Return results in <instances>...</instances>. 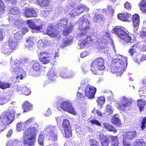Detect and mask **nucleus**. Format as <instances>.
<instances>
[{
    "mask_svg": "<svg viewBox=\"0 0 146 146\" xmlns=\"http://www.w3.org/2000/svg\"><path fill=\"white\" fill-rule=\"evenodd\" d=\"M37 4L42 7H46L50 6V0H36Z\"/></svg>",
    "mask_w": 146,
    "mask_h": 146,
    "instance_id": "obj_25",
    "label": "nucleus"
},
{
    "mask_svg": "<svg viewBox=\"0 0 146 146\" xmlns=\"http://www.w3.org/2000/svg\"><path fill=\"white\" fill-rule=\"evenodd\" d=\"M15 110H8L3 112L0 116V123L9 125L15 119Z\"/></svg>",
    "mask_w": 146,
    "mask_h": 146,
    "instance_id": "obj_4",
    "label": "nucleus"
},
{
    "mask_svg": "<svg viewBox=\"0 0 146 146\" xmlns=\"http://www.w3.org/2000/svg\"><path fill=\"white\" fill-rule=\"evenodd\" d=\"M24 123L22 122H20L18 123L17 125V129L18 131H20L22 130V127H24L25 128L26 127V125H24Z\"/></svg>",
    "mask_w": 146,
    "mask_h": 146,
    "instance_id": "obj_50",
    "label": "nucleus"
},
{
    "mask_svg": "<svg viewBox=\"0 0 146 146\" xmlns=\"http://www.w3.org/2000/svg\"><path fill=\"white\" fill-rule=\"evenodd\" d=\"M81 10H72L70 14L73 17L78 15L83 12L84 10L81 11Z\"/></svg>",
    "mask_w": 146,
    "mask_h": 146,
    "instance_id": "obj_43",
    "label": "nucleus"
},
{
    "mask_svg": "<svg viewBox=\"0 0 146 146\" xmlns=\"http://www.w3.org/2000/svg\"><path fill=\"white\" fill-rule=\"evenodd\" d=\"M73 28V25H72L65 27L62 32L63 35L65 36L68 35L72 31Z\"/></svg>",
    "mask_w": 146,
    "mask_h": 146,
    "instance_id": "obj_31",
    "label": "nucleus"
},
{
    "mask_svg": "<svg viewBox=\"0 0 146 146\" xmlns=\"http://www.w3.org/2000/svg\"><path fill=\"white\" fill-rule=\"evenodd\" d=\"M104 60L102 57H99L95 59L92 63L91 70L94 74H100V71L105 68Z\"/></svg>",
    "mask_w": 146,
    "mask_h": 146,
    "instance_id": "obj_5",
    "label": "nucleus"
},
{
    "mask_svg": "<svg viewBox=\"0 0 146 146\" xmlns=\"http://www.w3.org/2000/svg\"><path fill=\"white\" fill-rule=\"evenodd\" d=\"M14 91L17 92L21 91V92L26 96L29 95L31 93L30 90L26 86L23 87L20 90H19L17 88H15Z\"/></svg>",
    "mask_w": 146,
    "mask_h": 146,
    "instance_id": "obj_26",
    "label": "nucleus"
},
{
    "mask_svg": "<svg viewBox=\"0 0 146 146\" xmlns=\"http://www.w3.org/2000/svg\"><path fill=\"white\" fill-rule=\"evenodd\" d=\"M22 108L24 112H26L33 109V105L27 101L24 102L22 105Z\"/></svg>",
    "mask_w": 146,
    "mask_h": 146,
    "instance_id": "obj_24",
    "label": "nucleus"
},
{
    "mask_svg": "<svg viewBox=\"0 0 146 146\" xmlns=\"http://www.w3.org/2000/svg\"><path fill=\"white\" fill-rule=\"evenodd\" d=\"M10 2L11 4H12V6H14V7H13L12 9H14V8H16V6L15 7L14 6L17 3V0H10Z\"/></svg>",
    "mask_w": 146,
    "mask_h": 146,
    "instance_id": "obj_62",
    "label": "nucleus"
},
{
    "mask_svg": "<svg viewBox=\"0 0 146 146\" xmlns=\"http://www.w3.org/2000/svg\"><path fill=\"white\" fill-rule=\"evenodd\" d=\"M7 100L4 97L0 98V105H3L6 103Z\"/></svg>",
    "mask_w": 146,
    "mask_h": 146,
    "instance_id": "obj_57",
    "label": "nucleus"
},
{
    "mask_svg": "<svg viewBox=\"0 0 146 146\" xmlns=\"http://www.w3.org/2000/svg\"><path fill=\"white\" fill-rule=\"evenodd\" d=\"M96 90V89L95 87L90 85H88L85 89V95L88 99H92L94 98Z\"/></svg>",
    "mask_w": 146,
    "mask_h": 146,
    "instance_id": "obj_13",
    "label": "nucleus"
},
{
    "mask_svg": "<svg viewBox=\"0 0 146 146\" xmlns=\"http://www.w3.org/2000/svg\"><path fill=\"white\" fill-rule=\"evenodd\" d=\"M34 121V119L33 118H30L24 123V125H26L27 127V126L29 125L30 123L33 122Z\"/></svg>",
    "mask_w": 146,
    "mask_h": 146,
    "instance_id": "obj_53",
    "label": "nucleus"
},
{
    "mask_svg": "<svg viewBox=\"0 0 146 146\" xmlns=\"http://www.w3.org/2000/svg\"><path fill=\"white\" fill-rule=\"evenodd\" d=\"M99 140L102 146H108L110 141L109 138L106 136L101 133L99 135Z\"/></svg>",
    "mask_w": 146,
    "mask_h": 146,
    "instance_id": "obj_20",
    "label": "nucleus"
},
{
    "mask_svg": "<svg viewBox=\"0 0 146 146\" xmlns=\"http://www.w3.org/2000/svg\"><path fill=\"white\" fill-rule=\"evenodd\" d=\"M92 41L93 40L91 37L87 36L86 38L84 40H80L78 42V44L80 48L81 49L84 48L86 44L91 43Z\"/></svg>",
    "mask_w": 146,
    "mask_h": 146,
    "instance_id": "obj_16",
    "label": "nucleus"
},
{
    "mask_svg": "<svg viewBox=\"0 0 146 146\" xmlns=\"http://www.w3.org/2000/svg\"><path fill=\"white\" fill-rule=\"evenodd\" d=\"M24 13L27 17H35L37 15L36 12L35 10H26Z\"/></svg>",
    "mask_w": 146,
    "mask_h": 146,
    "instance_id": "obj_28",
    "label": "nucleus"
},
{
    "mask_svg": "<svg viewBox=\"0 0 146 146\" xmlns=\"http://www.w3.org/2000/svg\"><path fill=\"white\" fill-rule=\"evenodd\" d=\"M72 40L73 38L71 36L66 38L65 40L61 44V47H64L67 46L69 45Z\"/></svg>",
    "mask_w": 146,
    "mask_h": 146,
    "instance_id": "obj_35",
    "label": "nucleus"
},
{
    "mask_svg": "<svg viewBox=\"0 0 146 146\" xmlns=\"http://www.w3.org/2000/svg\"><path fill=\"white\" fill-rule=\"evenodd\" d=\"M38 58L40 61L44 64L50 63L52 59L50 53L46 51L40 52L38 55Z\"/></svg>",
    "mask_w": 146,
    "mask_h": 146,
    "instance_id": "obj_10",
    "label": "nucleus"
},
{
    "mask_svg": "<svg viewBox=\"0 0 146 146\" xmlns=\"http://www.w3.org/2000/svg\"><path fill=\"white\" fill-rule=\"evenodd\" d=\"M49 11L46 10H42L41 11V14L42 17H45L49 13Z\"/></svg>",
    "mask_w": 146,
    "mask_h": 146,
    "instance_id": "obj_54",
    "label": "nucleus"
},
{
    "mask_svg": "<svg viewBox=\"0 0 146 146\" xmlns=\"http://www.w3.org/2000/svg\"><path fill=\"white\" fill-rule=\"evenodd\" d=\"M132 20L133 23V26L134 27L135 31L137 30L139 27L140 23V17L139 15L137 14L133 15L132 17Z\"/></svg>",
    "mask_w": 146,
    "mask_h": 146,
    "instance_id": "obj_19",
    "label": "nucleus"
},
{
    "mask_svg": "<svg viewBox=\"0 0 146 146\" xmlns=\"http://www.w3.org/2000/svg\"><path fill=\"white\" fill-rule=\"evenodd\" d=\"M124 7L127 9H130L131 8V5L128 2H126L124 4Z\"/></svg>",
    "mask_w": 146,
    "mask_h": 146,
    "instance_id": "obj_59",
    "label": "nucleus"
},
{
    "mask_svg": "<svg viewBox=\"0 0 146 146\" xmlns=\"http://www.w3.org/2000/svg\"><path fill=\"white\" fill-rule=\"evenodd\" d=\"M62 126L66 137H71L72 136V130L69 121L67 119L63 120Z\"/></svg>",
    "mask_w": 146,
    "mask_h": 146,
    "instance_id": "obj_12",
    "label": "nucleus"
},
{
    "mask_svg": "<svg viewBox=\"0 0 146 146\" xmlns=\"http://www.w3.org/2000/svg\"><path fill=\"white\" fill-rule=\"evenodd\" d=\"M60 107L64 111L74 115L76 114V111L69 101H63L60 104Z\"/></svg>",
    "mask_w": 146,
    "mask_h": 146,
    "instance_id": "obj_11",
    "label": "nucleus"
},
{
    "mask_svg": "<svg viewBox=\"0 0 146 146\" xmlns=\"http://www.w3.org/2000/svg\"><path fill=\"white\" fill-rule=\"evenodd\" d=\"M133 104V100L131 98H128L125 96L122 97L121 101L118 102L117 108L122 111H125L126 108L130 107Z\"/></svg>",
    "mask_w": 146,
    "mask_h": 146,
    "instance_id": "obj_7",
    "label": "nucleus"
},
{
    "mask_svg": "<svg viewBox=\"0 0 146 146\" xmlns=\"http://www.w3.org/2000/svg\"><path fill=\"white\" fill-rule=\"evenodd\" d=\"M118 18L124 22H129L131 18V15L129 13L126 12L119 13L117 15Z\"/></svg>",
    "mask_w": 146,
    "mask_h": 146,
    "instance_id": "obj_21",
    "label": "nucleus"
},
{
    "mask_svg": "<svg viewBox=\"0 0 146 146\" xmlns=\"http://www.w3.org/2000/svg\"><path fill=\"white\" fill-rule=\"evenodd\" d=\"M118 58L113 59L111 64L125 70L127 66V57L120 56Z\"/></svg>",
    "mask_w": 146,
    "mask_h": 146,
    "instance_id": "obj_6",
    "label": "nucleus"
},
{
    "mask_svg": "<svg viewBox=\"0 0 146 146\" xmlns=\"http://www.w3.org/2000/svg\"><path fill=\"white\" fill-rule=\"evenodd\" d=\"M11 72L15 73L16 75V77L18 80H22L24 77V72L22 68L19 67L11 68Z\"/></svg>",
    "mask_w": 146,
    "mask_h": 146,
    "instance_id": "obj_15",
    "label": "nucleus"
},
{
    "mask_svg": "<svg viewBox=\"0 0 146 146\" xmlns=\"http://www.w3.org/2000/svg\"><path fill=\"white\" fill-rule=\"evenodd\" d=\"M140 37L143 38L145 37L146 38V32L144 31L141 32Z\"/></svg>",
    "mask_w": 146,
    "mask_h": 146,
    "instance_id": "obj_60",
    "label": "nucleus"
},
{
    "mask_svg": "<svg viewBox=\"0 0 146 146\" xmlns=\"http://www.w3.org/2000/svg\"><path fill=\"white\" fill-rule=\"evenodd\" d=\"M141 128L142 130L143 131L146 128V117H144L142 120L141 122Z\"/></svg>",
    "mask_w": 146,
    "mask_h": 146,
    "instance_id": "obj_48",
    "label": "nucleus"
},
{
    "mask_svg": "<svg viewBox=\"0 0 146 146\" xmlns=\"http://www.w3.org/2000/svg\"><path fill=\"white\" fill-rule=\"evenodd\" d=\"M137 136V133L135 131H132L126 132L123 135V146H132L128 140H131Z\"/></svg>",
    "mask_w": 146,
    "mask_h": 146,
    "instance_id": "obj_9",
    "label": "nucleus"
},
{
    "mask_svg": "<svg viewBox=\"0 0 146 146\" xmlns=\"http://www.w3.org/2000/svg\"><path fill=\"white\" fill-rule=\"evenodd\" d=\"M134 146H145V143L142 139H140L135 141Z\"/></svg>",
    "mask_w": 146,
    "mask_h": 146,
    "instance_id": "obj_40",
    "label": "nucleus"
},
{
    "mask_svg": "<svg viewBox=\"0 0 146 146\" xmlns=\"http://www.w3.org/2000/svg\"><path fill=\"white\" fill-rule=\"evenodd\" d=\"M103 16L101 15H95L94 17V20L97 21L103 20Z\"/></svg>",
    "mask_w": 146,
    "mask_h": 146,
    "instance_id": "obj_51",
    "label": "nucleus"
},
{
    "mask_svg": "<svg viewBox=\"0 0 146 146\" xmlns=\"http://www.w3.org/2000/svg\"><path fill=\"white\" fill-rule=\"evenodd\" d=\"M47 75L48 79L51 80H54L56 78V74L54 70L52 68L50 69Z\"/></svg>",
    "mask_w": 146,
    "mask_h": 146,
    "instance_id": "obj_33",
    "label": "nucleus"
},
{
    "mask_svg": "<svg viewBox=\"0 0 146 146\" xmlns=\"http://www.w3.org/2000/svg\"><path fill=\"white\" fill-rule=\"evenodd\" d=\"M145 104L146 102L145 101L141 99L137 100V106L139 108V110L140 112L144 109Z\"/></svg>",
    "mask_w": 146,
    "mask_h": 146,
    "instance_id": "obj_32",
    "label": "nucleus"
},
{
    "mask_svg": "<svg viewBox=\"0 0 146 146\" xmlns=\"http://www.w3.org/2000/svg\"><path fill=\"white\" fill-rule=\"evenodd\" d=\"M31 65L33 69L35 71H38L40 68V65L39 61H34L31 63Z\"/></svg>",
    "mask_w": 146,
    "mask_h": 146,
    "instance_id": "obj_29",
    "label": "nucleus"
},
{
    "mask_svg": "<svg viewBox=\"0 0 146 146\" xmlns=\"http://www.w3.org/2000/svg\"><path fill=\"white\" fill-rule=\"evenodd\" d=\"M27 24L28 25L30 28L36 31H39L43 27V25L41 24L38 25H36L31 20L28 19L26 21Z\"/></svg>",
    "mask_w": 146,
    "mask_h": 146,
    "instance_id": "obj_18",
    "label": "nucleus"
},
{
    "mask_svg": "<svg viewBox=\"0 0 146 146\" xmlns=\"http://www.w3.org/2000/svg\"><path fill=\"white\" fill-rule=\"evenodd\" d=\"M96 101L99 106H102L104 104L105 98L103 96L98 97Z\"/></svg>",
    "mask_w": 146,
    "mask_h": 146,
    "instance_id": "obj_45",
    "label": "nucleus"
},
{
    "mask_svg": "<svg viewBox=\"0 0 146 146\" xmlns=\"http://www.w3.org/2000/svg\"><path fill=\"white\" fill-rule=\"evenodd\" d=\"M97 45L98 48L103 49L105 47V45L106 44L104 43L102 39L101 38H98L96 41Z\"/></svg>",
    "mask_w": 146,
    "mask_h": 146,
    "instance_id": "obj_39",
    "label": "nucleus"
},
{
    "mask_svg": "<svg viewBox=\"0 0 146 146\" xmlns=\"http://www.w3.org/2000/svg\"><path fill=\"white\" fill-rule=\"evenodd\" d=\"M3 39V31L1 29H0V41H2Z\"/></svg>",
    "mask_w": 146,
    "mask_h": 146,
    "instance_id": "obj_63",
    "label": "nucleus"
},
{
    "mask_svg": "<svg viewBox=\"0 0 146 146\" xmlns=\"http://www.w3.org/2000/svg\"><path fill=\"white\" fill-rule=\"evenodd\" d=\"M138 6L140 9H146V0H141Z\"/></svg>",
    "mask_w": 146,
    "mask_h": 146,
    "instance_id": "obj_46",
    "label": "nucleus"
},
{
    "mask_svg": "<svg viewBox=\"0 0 146 146\" xmlns=\"http://www.w3.org/2000/svg\"><path fill=\"white\" fill-rule=\"evenodd\" d=\"M47 40L43 41L42 40L38 41L37 43V46L40 50L45 49L48 44Z\"/></svg>",
    "mask_w": 146,
    "mask_h": 146,
    "instance_id": "obj_27",
    "label": "nucleus"
},
{
    "mask_svg": "<svg viewBox=\"0 0 146 146\" xmlns=\"http://www.w3.org/2000/svg\"><path fill=\"white\" fill-rule=\"evenodd\" d=\"M79 26L78 29L79 32L77 35L78 37H82L86 35L90 29V23L86 17L82 16L80 18Z\"/></svg>",
    "mask_w": 146,
    "mask_h": 146,
    "instance_id": "obj_3",
    "label": "nucleus"
},
{
    "mask_svg": "<svg viewBox=\"0 0 146 146\" xmlns=\"http://www.w3.org/2000/svg\"><path fill=\"white\" fill-rule=\"evenodd\" d=\"M88 9V8L86 6L82 4L79 6L78 9Z\"/></svg>",
    "mask_w": 146,
    "mask_h": 146,
    "instance_id": "obj_64",
    "label": "nucleus"
},
{
    "mask_svg": "<svg viewBox=\"0 0 146 146\" xmlns=\"http://www.w3.org/2000/svg\"><path fill=\"white\" fill-rule=\"evenodd\" d=\"M14 37L15 39L17 41L20 40L22 38L21 34L18 32L16 33L14 35Z\"/></svg>",
    "mask_w": 146,
    "mask_h": 146,
    "instance_id": "obj_55",
    "label": "nucleus"
},
{
    "mask_svg": "<svg viewBox=\"0 0 146 146\" xmlns=\"http://www.w3.org/2000/svg\"><path fill=\"white\" fill-rule=\"evenodd\" d=\"M114 115L111 119V122L114 125H120L121 124V121L117 117Z\"/></svg>",
    "mask_w": 146,
    "mask_h": 146,
    "instance_id": "obj_38",
    "label": "nucleus"
},
{
    "mask_svg": "<svg viewBox=\"0 0 146 146\" xmlns=\"http://www.w3.org/2000/svg\"><path fill=\"white\" fill-rule=\"evenodd\" d=\"M15 47V43L12 41H8L3 44L1 49V52L7 55L10 54Z\"/></svg>",
    "mask_w": 146,
    "mask_h": 146,
    "instance_id": "obj_8",
    "label": "nucleus"
},
{
    "mask_svg": "<svg viewBox=\"0 0 146 146\" xmlns=\"http://www.w3.org/2000/svg\"><path fill=\"white\" fill-rule=\"evenodd\" d=\"M22 62V61H21L20 60L16 59L14 60H13L11 66V69L19 67L18 66L21 64Z\"/></svg>",
    "mask_w": 146,
    "mask_h": 146,
    "instance_id": "obj_44",
    "label": "nucleus"
},
{
    "mask_svg": "<svg viewBox=\"0 0 146 146\" xmlns=\"http://www.w3.org/2000/svg\"><path fill=\"white\" fill-rule=\"evenodd\" d=\"M46 33L51 37H55L57 35L56 29L51 26H48Z\"/></svg>",
    "mask_w": 146,
    "mask_h": 146,
    "instance_id": "obj_23",
    "label": "nucleus"
},
{
    "mask_svg": "<svg viewBox=\"0 0 146 146\" xmlns=\"http://www.w3.org/2000/svg\"><path fill=\"white\" fill-rule=\"evenodd\" d=\"M125 70L118 68L117 66L111 64L110 71L113 74H116L118 76L121 75Z\"/></svg>",
    "mask_w": 146,
    "mask_h": 146,
    "instance_id": "obj_22",
    "label": "nucleus"
},
{
    "mask_svg": "<svg viewBox=\"0 0 146 146\" xmlns=\"http://www.w3.org/2000/svg\"><path fill=\"white\" fill-rule=\"evenodd\" d=\"M77 97L79 99H82L85 98V96L81 92H78L76 94Z\"/></svg>",
    "mask_w": 146,
    "mask_h": 146,
    "instance_id": "obj_56",
    "label": "nucleus"
},
{
    "mask_svg": "<svg viewBox=\"0 0 146 146\" xmlns=\"http://www.w3.org/2000/svg\"><path fill=\"white\" fill-rule=\"evenodd\" d=\"M56 129V127L52 125L49 126L47 128V129L49 130V133L48 135L49 140L53 142L57 140L58 137L57 134L54 132Z\"/></svg>",
    "mask_w": 146,
    "mask_h": 146,
    "instance_id": "obj_14",
    "label": "nucleus"
},
{
    "mask_svg": "<svg viewBox=\"0 0 146 146\" xmlns=\"http://www.w3.org/2000/svg\"><path fill=\"white\" fill-rule=\"evenodd\" d=\"M44 135L40 133L38 137V143L41 145H44Z\"/></svg>",
    "mask_w": 146,
    "mask_h": 146,
    "instance_id": "obj_47",
    "label": "nucleus"
},
{
    "mask_svg": "<svg viewBox=\"0 0 146 146\" xmlns=\"http://www.w3.org/2000/svg\"><path fill=\"white\" fill-rule=\"evenodd\" d=\"M106 113L108 115L111 114L113 113V111L112 110L111 106L110 105H107L106 110Z\"/></svg>",
    "mask_w": 146,
    "mask_h": 146,
    "instance_id": "obj_52",
    "label": "nucleus"
},
{
    "mask_svg": "<svg viewBox=\"0 0 146 146\" xmlns=\"http://www.w3.org/2000/svg\"><path fill=\"white\" fill-rule=\"evenodd\" d=\"M33 38L29 37L27 38L25 43V46L26 48H30L33 45Z\"/></svg>",
    "mask_w": 146,
    "mask_h": 146,
    "instance_id": "obj_30",
    "label": "nucleus"
},
{
    "mask_svg": "<svg viewBox=\"0 0 146 146\" xmlns=\"http://www.w3.org/2000/svg\"><path fill=\"white\" fill-rule=\"evenodd\" d=\"M90 122L93 125H96L98 126H100L101 125V122L96 119H93L92 120H90Z\"/></svg>",
    "mask_w": 146,
    "mask_h": 146,
    "instance_id": "obj_49",
    "label": "nucleus"
},
{
    "mask_svg": "<svg viewBox=\"0 0 146 146\" xmlns=\"http://www.w3.org/2000/svg\"><path fill=\"white\" fill-rule=\"evenodd\" d=\"M112 30L113 32L116 34L122 41L123 44H131L133 42L131 35L129 33L125 32L121 27H115Z\"/></svg>",
    "mask_w": 146,
    "mask_h": 146,
    "instance_id": "obj_2",
    "label": "nucleus"
},
{
    "mask_svg": "<svg viewBox=\"0 0 146 146\" xmlns=\"http://www.w3.org/2000/svg\"><path fill=\"white\" fill-rule=\"evenodd\" d=\"M68 22V21L67 19H64L60 20L57 23V25L58 28H62L66 25Z\"/></svg>",
    "mask_w": 146,
    "mask_h": 146,
    "instance_id": "obj_37",
    "label": "nucleus"
},
{
    "mask_svg": "<svg viewBox=\"0 0 146 146\" xmlns=\"http://www.w3.org/2000/svg\"><path fill=\"white\" fill-rule=\"evenodd\" d=\"M10 85V84L9 83L4 82H2L0 80V88L2 90H5L9 88Z\"/></svg>",
    "mask_w": 146,
    "mask_h": 146,
    "instance_id": "obj_41",
    "label": "nucleus"
},
{
    "mask_svg": "<svg viewBox=\"0 0 146 146\" xmlns=\"http://www.w3.org/2000/svg\"><path fill=\"white\" fill-rule=\"evenodd\" d=\"M89 143L90 146H101L99 142L95 139H89Z\"/></svg>",
    "mask_w": 146,
    "mask_h": 146,
    "instance_id": "obj_42",
    "label": "nucleus"
},
{
    "mask_svg": "<svg viewBox=\"0 0 146 146\" xmlns=\"http://www.w3.org/2000/svg\"><path fill=\"white\" fill-rule=\"evenodd\" d=\"M11 14L14 15H17L19 13V10H10Z\"/></svg>",
    "mask_w": 146,
    "mask_h": 146,
    "instance_id": "obj_58",
    "label": "nucleus"
},
{
    "mask_svg": "<svg viewBox=\"0 0 146 146\" xmlns=\"http://www.w3.org/2000/svg\"><path fill=\"white\" fill-rule=\"evenodd\" d=\"M108 138L111 139L112 144L113 145L115 146H117L118 145L119 142L117 136H113L110 135L109 136Z\"/></svg>",
    "mask_w": 146,
    "mask_h": 146,
    "instance_id": "obj_36",
    "label": "nucleus"
},
{
    "mask_svg": "<svg viewBox=\"0 0 146 146\" xmlns=\"http://www.w3.org/2000/svg\"><path fill=\"white\" fill-rule=\"evenodd\" d=\"M104 127L108 131L113 132L115 133L117 132V130L114 127L107 123H104Z\"/></svg>",
    "mask_w": 146,
    "mask_h": 146,
    "instance_id": "obj_34",
    "label": "nucleus"
},
{
    "mask_svg": "<svg viewBox=\"0 0 146 146\" xmlns=\"http://www.w3.org/2000/svg\"><path fill=\"white\" fill-rule=\"evenodd\" d=\"M141 46V44L139 42H136L133 44L128 50V53L130 55L133 56L134 54L140 50Z\"/></svg>",
    "mask_w": 146,
    "mask_h": 146,
    "instance_id": "obj_17",
    "label": "nucleus"
},
{
    "mask_svg": "<svg viewBox=\"0 0 146 146\" xmlns=\"http://www.w3.org/2000/svg\"><path fill=\"white\" fill-rule=\"evenodd\" d=\"M5 8V5L2 0H0V9H4Z\"/></svg>",
    "mask_w": 146,
    "mask_h": 146,
    "instance_id": "obj_61",
    "label": "nucleus"
},
{
    "mask_svg": "<svg viewBox=\"0 0 146 146\" xmlns=\"http://www.w3.org/2000/svg\"><path fill=\"white\" fill-rule=\"evenodd\" d=\"M37 130L35 127L28 128L24 133L23 146H34L36 141Z\"/></svg>",
    "mask_w": 146,
    "mask_h": 146,
    "instance_id": "obj_1",
    "label": "nucleus"
}]
</instances>
